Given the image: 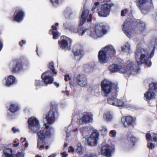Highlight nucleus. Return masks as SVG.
<instances>
[{
    "instance_id": "obj_60",
    "label": "nucleus",
    "mask_w": 157,
    "mask_h": 157,
    "mask_svg": "<svg viewBox=\"0 0 157 157\" xmlns=\"http://www.w3.org/2000/svg\"><path fill=\"white\" fill-rule=\"evenodd\" d=\"M56 155L55 154H53L49 156L48 157H56Z\"/></svg>"
},
{
    "instance_id": "obj_26",
    "label": "nucleus",
    "mask_w": 157,
    "mask_h": 157,
    "mask_svg": "<svg viewBox=\"0 0 157 157\" xmlns=\"http://www.w3.org/2000/svg\"><path fill=\"white\" fill-rule=\"evenodd\" d=\"M91 128L88 126L83 127L80 128V132L82 136L86 138L87 136L91 132Z\"/></svg>"
},
{
    "instance_id": "obj_37",
    "label": "nucleus",
    "mask_w": 157,
    "mask_h": 157,
    "mask_svg": "<svg viewBox=\"0 0 157 157\" xmlns=\"http://www.w3.org/2000/svg\"><path fill=\"white\" fill-rule=\"evenodd\" d=\"M100 2H94L92 5L91 11L93 12H96L98 13V9L100 7Z\"/></svg>"
},
{
    "instance_id": "obj_22",
    "label": "nucleus",
    "mask_w": 157,
    "mask_h": 157,
    "mask_svg": "<svg viewBox=\"0 0 157 157\" xmlns=\"http://www.w3.org/2000/svg\"><path fill=\"white\" fill-rule=\"evenodd\" d=\"M64 130L66 132V138H69L70 136L69 135L71 133H74L75 134H77L79 132L78 128L73 127L71 125H70L67 127H65Z\"/></svg>"
},
{
    "instance_id": "obj_48",
    "label": "nucleus",
    "mask_w": 157,
    "mask_h": 157,
    "mask_svg": "<svg viewBox=\"0 0 157 157\" xmlns=\"http://www.w3.org/2000/svg\"><path fill=\"white\" fill-rule=\"evenodd\" d=\"M152 141L157 142V134L153 133L152 136Z\"/></svg>"
},
{
    "instance_id": "obj_23",
    "label": "nucleus",
    "mask_w": 157,
    "mask_h": 157,
    "mask_svg": "<svg viewBox=\"0 0 157 157\" xmlns=\"http://www.w3.org/2000/svg\"><path fill=\"white\" fill-rule=\"evenodd\" d=\"M3 82H5L4 85L6 86L9 87L17 82V80L15 77L13 75H10L7 78H5L3 80Z\"/></svg>"
},
{
    "instance_id": "obj_3",
    "label": "nucleus",
    "mask_w": 157,
    "mask_h": 157,
    "mask_svg": "<svg viewBox=\"0 0 157 157\" xmlns=\"http://www.w3.org/2000/svg\"><path fill=\"white\" fill-rule=\"evenodd\" d=\"M44 127H42L37 133L38 137L37 146L40 150L44 148V140L50 138L54 133V129L52 127L44 124Z\"/></svg>"
},
{
    "instance_id": "obj_20",
    "label": "nucleus",
    "mask_w": 157,
    "mask_h": 157,
    "mask_svg": "<svg viewBox=\"0 0 157 157\" xmlns=\"http://www.w3.org/2000/svg\"><path fill=\"white\" fill-rule=\"evenodd\" d=\"M99 134L98 132H93L88 139L89 144L91 146H94L97 144Z\"/></svg>"
},
{
    "instance_id": "obj_47",
    "label": "nucleus",
    "mask_w": 157,
    "mask_h": 157,
    "mask_svg": "<svg viewBox=\"0 0 157 157\" xmlns=\"http://www.w3.org/2000/svg\"><path fill=\"white\" fill-rule=\"evenodd\" d=\"M71 9L69 8H67L64 11V13L65 15H67L68 14H69V15L71 14Z\"/></svg>"
},
{
    "instance_id": "obj_24",
    "label": "nucleus",
    "mask_w": 157,
    "mask_h": 157,
    "mask_svg": "<svg viewBox=\"0 0 157 157\" xmlns=\"http://www.w3.org/2000/svg\"><path fill=\"white\" fill-rule=\"evenodd\" d=\"M111 147L108 145H105L101 148V154L106 157H110L112 152Z\"/></svg>"
},
{
    "instance_id": "obj_29",
    "label": "nucleus",
    "mask_w": 157,
    "mask_h": 157,
    "mask_svg": "<svg viewBox=\"0 0 157 157\" xmlns=\"http://www.w3.org/2000/svg\"><path fill=\"white\" fill-rule=\"evenodd\" d=\"M121 49L123 52L129 54L131 52V45L129 43L126 42L121 47Z\"/></svg>"
},
{
    "instance_id": "obj_33",
    "label": "nucleus",
    "mask_w": 157,
    "mask_h": 157,
    "mask_svg": "<svg viewBox=\"0 0 157 157\" xmlns=\"http://www.w3.org/2000/svg\"><path fill=\"white\" fill-rule=\"evenodd\" d=\"M19 108L18 105L17 104L11 103L10 104L9 108L10 111L12 113H14L18 111Z\"/></svg>"
},
{
    "instance_id": "obj_49",
    "label": "nucleus",
    "mask_w": 157,
    "mask_h": 157,
    "mask_svg": "<svg viewBox=\"0 0 157 157\" xmlns=\"http://www.w3.org/2000/svg\"><path fill=\"white\" fill-rule=\"evenodd\" d=\"M25 155L24 152H18L16 155V157H24Z\"/></svg>"
},
{
    "instance_id": "obj_63",
    "label": "nucleus",
    "mask_w": 157,
    "mask_h": 157,
    "mask_svg": "<svg viewBox=\"0 0 157 157\" xmlns=\"http://www.w3.org/2000/svg\"><path fill=\"white\" fill-rule=\"evenodd\" d=\"M68 145V144L67 143H65L64 144V147H67Z\"/></svg>"
},
{
    "instance_id": "obj_36",
    "label": "nucleus",
    "mask_w": 157,
    "mask_h": 157,
    "mask_svg": "<svg viewBox=\"0 0 157 157\" xmlns=\"http://www.w3.org/2000/svg\"><path fill=\"white\" fill-rule=\"evenodd\" d=\"M128 141L130 143L132 146L135 145V143L137 141V139L133 136H128L127 138Z\"/></svg>"
},
{
    "instance_id": "obj_12",
    "label": "nucleus",
    "mask_w": 157,
    "mask_h": 157,
    "mask_svg": "<svg viewBox=\"0 0 157 157\" xmlns=\"http://www.w3.org/2000/svg\"><path fill=\"white\" fill-rule=\"evenodd\" d=\"M58 116V113L57 109L55 108L51 109L48 114L46 115V119L49 124H53Z\"/></svg>"
},
{
    "instance_id": "obj_11",
    "label": "nucleus",
    "mask_w": 157,
    "mask_h": 157,
    "mask_svg": "<svg viewBox=\"0 0 157 157\" xmlns=\"http://www.w3.org/2000/svg\"><path fill=\"white\" fill-rule=\"evenodd\" d=\"M29 63L25 60L23 63L21 62H17L12 69V71L15 73H20L26 70L29 66Z\"/></svg>"
},
{
    "instance_id": "obj_41",
    "label": "nucleus",
    "mask_w": 157,
    "mask_h": 157,
    "mask_svg": "<svg viewBox=\"0 0 157 157\" xmlns=\"http://www.w3.org/2000/svg\"><path fill=\"white\" fill-rule=\"evenodd\" d=\"M50 2L53 6L56 7L62 3V0H50Z\"/></svg>"
},
{
    "instance_id": "obj_9",
    "label": "nucleus",
    "mask_w": 157,
    "mask_h": 157,
    "mask_svg": "<svg viewBox=\"0 0 157 157\" xmlns=\"http://www.w3.org/2000/svg\"><path fill=\"white\" fill-rule=\"evenodd\" d=\"M112 5L105 3L100 6L98 9V13L100 17H106L109 15L110 9Z\"/></svg>"
},
{
    "instance_id": "obj_53",
    "label": "nucleus",
    "mask_w": 157,
    "mask_h": 157,
    "mask_svg": "<svg viewBox=\"0 0 157 157\" xmlns=\"http://www.w3.org/2000/svg\"><path fill=\"white\" fill-rule=\"evenodd\" d=\"M26 43V41L23 40H22L21 41L19 42V44L21 47H23V45L25 44Z\"/></svg>"
},
{
    "instance_id": "obj_43",
    "label": "nucleus",
    "mask_w": 157,
    "mask_h": 157,
    "mask_svg": "<svg viewBox=\"0 0 157 157\" xmlns=\"http://www.w3.org/2000/svg\"><path fill=\"white\" fill-rule=\"evenodd\" d=\"M35 86L37 87L43 86H44V84L42 81L40 80H36Z\"/></svg>"
},
{
    "instance_id": "obj_54",
    "label": "nucleus",
    "mask_w": 157,
    "mask_h": 157,
    "mask_svg": "<svg viewBox=\"0 0 157 157\" xmlns=\"http://www.w3.org/2000/svg\"><path fill=\"white\" fill-rule=\"evenodd\" d=\"M64 79L65 81H67L70 79V76L68 74H66L65 76V78Z\"/></svg>"
},
{
    "instance_id": "obj_5",
    "label": "nucleus",
    "mask_w": 157,
    "mask_h": 157,
    "mask_svg": "<svg viewBox=\"0 0 157 157\" xmlns=\"http://www.w3.org/2000/svg\"><path fill=\"white\" fill-rule=\"evenodd\" d=\"M106 26L102 25L96 24L90 26L87 32L90 37L94 39L101 37L107 32Z\"/></svg>"
},
{
    "instance_id": "obj_39",
    "label": "nucleus",
    "mask_w": 157,
    "mask_h": 157,
    "mask_svg": "<svg viewBox=\"0 0 157 157\" xmlns=\"http://www.w3.org/2000/svg\"><path fill=\"white\" fill-rule=\"evenodd\" d=\"M48 67L51 70L52 72L54 75H56L57 74V71H55V67L54 65V63L53 62H49L48 64Z\"/></svg>"
},
{
    "instance_id": "obj_13",
    "label": "nucleus",
    "mask_w": 157,
    "mask_h": 157,
    "mask_svg": "<svg viewBox=\"0 0 157 157\" xmlns=\"http://www.w3.org/2000/svg\"><path fill=\"white\" fill-rule=\"evenodd\" d=\"M59 47L63 49H69L72 44V40L68 37L62 36L58 41Z\"/></svg>"
},
{
    "instance_id": "obj_46",
    "label": "nucleus",
    "mask_w": 157,
    "mask_h": 157,
    "mask_svg": "<svg viewBox=\"0 0 157 157\" xmlns=\"http://www.w3.org/2000/svg\"><path fill=\"white\" fill-rule=\"evenodd\" d=\"M146 140L148 141H152V136L149 133H147L146 135Z\"/></svg>"
},
{
    "instance_id": "obj_61",
    "label": "nucleus",
    "mask_w": 157,
    "mask_h": 157,
    "mask_svg": "<svg viewBox=\"0 0 157 157\" xmlns=\"http://www.w3.org/2000/svg\"><path fill=\"white\" fill-rule=\"evenodd\" d=\"M28 142H26V143L25 144V147L27 148L28 146Z\"/></svg>"
},
{
    "instance_id": "obj_59",
    "label": "nucleus",
    "mask_w": 157,
    "mask_h": 157,
    "mask_svg": "<svg viewBox=\"0 0 157 157\" xmlns=\"http://www.w3.org/2000/svg\"><path fill=\"white\" fill-rule=\"evenodd\" d=\"M54 85L56 86L57 87H58L59 86V83H57L56 82H54Z\"/></svg>"
},
{
    "instance_id": "obj_45",
    "label": "nucleus",
    "mask_w": 157,
    "mask_h": 157,
    "mask_svg": "<svg viewBox=\"0 0 157 157\" xmlns=\"http://www.w3.org/2000/svg\"><path fill=\"white\" fill-rule=\"evenodd\" d=\"M128 10L127 9H124L121 10V15L122 16H125L126 14L128 12Z\"/></svg>"
},
{
    "instance_id": "obj_52",
    "label": "nucleus",
    "mask_w": 157,
    "mask_h": 157,
    "mask_svg": "<svg viewBox=\"0 0 157 157\" xmlns=\"http://www.w3.org/2000/svg\"><path fill=\"white\" fill-rule=\"evenodd\" d=\"M74 148L72 146H70L69 147L68 149V152L70 153L73 152L74 151Z\"/></svg>"
},
{
    "instance_id": "obj_28",
    "label": "nucleus",
    "mask_w": 157,
    "mask_h": 157,
    "mask_svg": "<svg viewBox=\"0 0 157 157\" xmlns=\"http://www.w3.org/2000/svg\"><path fill=\"white\" fill-rule=\"evenodd\" d=\"M103 118L105 121L110 122L113 119V116L110 112L107 111L104 113Z\"/></svg>"
},
{
    "instance_id": "obj_27",
    "label": "nucleus",
    "mask_w": 157,
    "mask_h": 157,
    "mask_svg": "<svg viewBox=\"0 0 157 157\" xmlns=\"http://www.w3.org/2000/svg\"><path fill=\"white\" fill-rule=\"evenodd\" d=\"M52 28L49 31V33L52 34L53 35V39H56L58 38L60 36V34L59 32L57 30V28L56 27L52 25Z\"/></svg>"
},
{
    "instance_id": "obj_17",
    "label": "nucleus",
    "mask_w": 157,
    "mask_h": 157,
    "mask_svg": "<svg viewBox=\"0 0 157 157\" xmlns=\"http://www.w3.org/2000/svg\"><path fill=\"white\" fill-rule=\"evenodd\" d=\"M51 74V71H47L43 73L41 75L42 79L46 86L52 83L54 81L53 76Z\"/></svg>"
},
{
    "instance_id": "obj_56",
    "label": "nucleus",
    "mask_w": 157,
    "mask_h": 157,
    "mask_svg": "<svg viewBox=\"0 0 157 157\" xmlns=\"http://www.w3.org/2000/svg\"><path fill=\"white\" fill-rule=\"evenodd\" d=\"M83 157H96V156L92 154H89L85 155Z\"/></svg>"
},
{
    "instance_id": "obj_8",
    "label": "nucleus",
    "mask_w": 157,
    "mask_h": 157,
    "mask_svg": "<svg viewBox=\"0 0 157 157\" xmlns=\"http://www.w3.org/2000/svg\"><path fill=\"white\" fill-rule=\"evenodd\" d=\"M136 19L132 17V20L130 21L129 18L126 19L123 25V29L125 34L128 37H131L134 35V33L132 32L131 29V24L134 23L136 21Z\"/></svg>"
},
{
    "instance_id": "obj_57",
    "label": "nucleus",
    "mask_w": 157,
    "mask_h": 157,
    "mask_svg": "<svg viewBox=\"0 0 157 157\" xmlns=\"http://www.w3.org/2000/svg\"><path fill=\"white\" fill-rule=\"evenodd\" d=\"M61 92L62 93H64V94H66L67 96H68L69 95V92L68 91H64V90H62V91H61Z\"/></svg>"
},
{
    "instance_id": "obj_34",
    "label": "nucleus",
    "mask_w": 157,
    "mask_h": 157,
    "mask_svg": "<svg viewBox=\"0 0 157 157\" xmlns=\"http://www.w3.org/2000/svg\"><path fill=\"white\" fill-rule=\"evenodd\" d=\"M136 21V27L139 29L141 31H143L145 27V24L143 22H141L139 20Z\"/></svg>"
},
{
    "instance_id": "obj_10",
    "label": "nucleus",
    "mask_w": 157,
    "mask_h": 157,
    "mask_svg": "<svg viewBox=\"0 0 157 157\" xmlns=\"http://www.w3.org/2000/svg\"><path fill=\"white\" fill-rule=\"evenodd\" d=\"M149 90L144 94V98L147 100L155 98L157 91V83L152 82L149 85Z\"/></svg>"
},
{
    "instance_id": "obj_18",
    "label": "nucleus",
    "mask_w": 157,
    "mask_h": 157,
    "mask_svg": "<svg viewBox=\"0 0 157 157\" xmlns=\"http://www.w3.org/2000/svg\"><path fill=\"white\" fill-rule=\"evenodd\" d=\"M93 115L90 113H84L79 121L80 124H86L91 122L93 121Z\"/></svg>"
},
{
    "instance_id": "obj_16",
    "label": "nucleus",
    "mask_w": 157,
    "mask_h": 157,
    "mask_svg": "<svg viewBox=\"0 0 157 157\" xmlns=\"http://www.w3.org/2000/svg\"><path fill=\"white\" fill-rule=\"evenodd\" d=\"M78 85L82 87H86L88 86V80L86 76L83 74H79L76 78Z\"/></svg>"
},
{
    "instance_id": "obj_42",
    "label": "nucleus",
    "mask_w": 157,
    "mask_h": 157,
    "mask_svg": "<svg viewBox=\"0 0 157 157\" xmlns=\"http://www.w3.org/2000/svg\"><path fill=\"white\" fill-rule=\"evenodd\" d=\"M94 66V63H87L84 64L83 67L85 70H88L90 69H92Z\"/></svg>"
},
{
    "instance_id": "obj_15",
    "label": "nucleus",
    "mask_w": 157,
    "mask_h": 157,
    "mask_svg": "<svg viewBox=\"0 0 157 157\" xmlns=\"http://www.w3.org/2000/svg\"><path fill=\"white\" fill-rule=\"evenodd\" d=\"M89 11L88 10H85L82 13L81 18L80 19L78 25L82 26L86 21L90 22L91 21L92 17L91 14H89Z\"/></svg>"
},
{
    "instance_id": "obj_62",
    "label": "nucleus",
    "mask_w": 157,
    "mask_h": 157,
    "mask_svg": "<svg viewBox=\"0 0 157 157\" xmlns=\"http://www.w3.org/2000/svg\"><path fill=\"white\" fill-rule=\"evenodd\" d=\"M19 145V143H17V144H13V146L15 147H17Z\"/></svg>"
},
{
    "instance_id": "obj_51",
    "label": "nucleus",
    "mask_w": 157,
    "mask_h": 157,
    "mask_svg": "<svg viewBox=\"0 0 157 157\" xmlns=\"http://www.w3.org/2000/svg\"><path fill=\"white\" fill-rule=\"evenodd\" d=\"M12 130L14 133H16L20 132V129L18 128H16L15 127H13L12 128Z\"/></svg>"
},
{
    "instance_id": "obj_44",
    "label": "nucleus",
    "mask_w": 157,
    "mask_h": 157,
    "mask_svg": "<svg viewBox=\"0 0 157 157\" xmlns=\"http://www.w3.org/2000/svg\"><path fill=\"white\" fill-rule=\"evenodd\" d=\"M117 135V132L115 130H111L109 132V136L112 137H115Z\"/></svg>"
},
{
    "instance_id": "obj_50",
    "label": "nucleus",
    "mask_w": 157,
    "mask_h": 157,
    "mask_svg": "<svg viewBox=\"0 0 157 157\" xmlns=\"http://www.w3.org/2000/svg\"><path fill=\"white\" fill-rule=\"evenodd\" d=\"M147 146L149 148L151 149H153L154 147V145L152 143H148L147 144Z\"/></svg>"
},
{
    "instance_id": "obj_31",
    "label": "nucleus",
    "mask_w": 157,
    "mask_h": 157,
    "mask_svg": "<svg viewBox=\"0 0 157 157\" xmlns=\"http://www.w3.org/2000/svg\"><path fill=\"white\" fill-rule=\"evenodd\" d=\"M12 150L10 148H5L3 150L4 157H14Z\"/></svg>"
},
{
    "instance_id": "obj_19",
    "label": "nucleus",
    "mask_w": 157,
    "mask_h": 157,
    "mask_svg": "<svg viewBox=\"0 0 157 157\" xmlns=\"http://www.w3.org/2000/svg\"><path fill=\"white\" fill-rule=\"evenodd\" d=\"M63 27L65 29H67L72 33H77V27L75 24L69 21H65L63 25Z\"/></svg>"
},
{
    "instance_id": "obj_4",
    "label": "nucleus",
    "mask_w": 157,
    "mask_h": 157,
    "mask_svg": "<svg viewBox=\"0 0 157 157\" xmlns=\"http://www.w3.org/2000/svg\"><path fill=\"white\" fill-rule=\"evenodd\" d=\"M116 53L114 47L111 44L101 48L99 51L98 54L99 61L101 63H106Z\"/></svg>"
},
{
    "instance_id": "obj_21",
    "label": "nucleus",
    "mask_w": 157,
    "mask_h": 157,
    "mask_svg": "<svg viewBox=\"0 0 157 157\" xmlns=\"http://www.w3.org/2000/svg\"><path fill=\"white\" fill-rule=\"evenodd\" d=\"M25 15V13L23 11L17 10L14 13L13 20L18 22H20L23 20Z\"/></svg>"
},
{
    "instance_id": "obj_1",
    "label": "nucleus",
    "mask_w": 157,
    "mask_h": 157,
    "mask_svg": "<svg viewBox=\"0 0 157 157\" xmlns=\"http://www.w3.org/2000/svg\"><path fill=\"white\" fill-rule=\"evenodd\" d=\"M149 44L153 47L150 56L148 51L146 49L137 48L135 52L136 63L135 62H127L128 64L127 68L131 69L133 75L138 73V71L140 69L139 66L141 64H144L147 67L151 66V62L149 59L153 56L155 49L157 48V38L156 37L152 38Z\"/></svg>"
},
{
    "instance_id": "obj_6",
    "label": "nucleus",
    "mask_w": 157,
    "mask_h": 157,
    "mask_svg": "<svg viewBox=\"0 0 157 157\" xmlns=\"http://www.w3.org/2000/svg\"><path fill=\"white\" fill-rule=\"evenodd\" d=\"M127 67L123 64L119 63L117 64H113L109 66V68L110 72H119L120 73L123 74L126 73L128 75L132 74L131 69L129 68L128 69V64Z\"/></svg>"
},
{
    "instance_id": "obj_64",
    "label": "nucleus",
    "mask_w": 157,
    "mask_h": 157,
    "mask_svg": "<svg viewBox=\"0 0 157 157\" xmlns=\"http://www.w3.org/2000/svg\"><path fill=\"white\" fill-rule=\"evenodd\" d=\"M59 25V23H56V24H55V27H56V26H58V25Z\"/></svg>"
},
{
    "instance_id": "obj_58",
    "label": "nucleus",
    "mask_w": 157,
    "mask_h": 157,
    "mask_svg": "<svg viewBox=\"0 0 157 157\" xmlns=\"http://www.w3.org/2000/svg\"><path fill=\"white\" fill-rule=\"evenodd\" d=\"M3 47L2 43L0 41V51L1 50Z\"/></svg>"
},
{
    "instance_id": "obj_25",
    "label": "nucleus",
    "mask_w": 157,
    "mask_h": 157,
    "mask_svg": "<svg viewBox=\"0 0 157 157\" xmlns=\"http://www.w3.org/2000/svg\"><path fill=\"white\" fill-rule=\"evenodd\" d=\"M134 118L131 116L124 117L121 118V121L123 125L125 127L131 125L134 121Z\"/></svg>"
},
{
    "instance_id": "obj_2",
    "label": "nucleus",
    "mask_w": 157,
    "mask_h": 157,
    "mask_svg": "<svg viewBox=\"0 0 157 157\" xmlns=\"http://www.w3.org/2000/svg\"><path fill=\"white\" fill-rule=\"evenodd\" d=\"M101 90L102 94L105 96H111L108 99V103L117 107H124L125 103L122 99H117L115 98L118 91V87L117 85L111 81L105 79L101 83Z\"/></svg>"
},
{
    "instance_id": "obj_38",
    "label": "nucleus",
    "mask_w": 157,
    "mask_h": 157,
    "mask_svg": "<svg viewBox=\"0 0 157 157\" xmlns=\"http://www.w3.org/2000/svg\"><path fill=\"white\" fill-rule=\"evenodd\" d=\"M77 27V33H78L79 35L80 36H83L85 33L87 31H88V29L85 27H82L78 29Z\"/></svg>"
},
{
    "instance_id": "obj_55",
    "label": "nucleus",
    "mask_w": 157,
    "mask_h": 157,
    "mask_svg": "<svg viewBox=\"0 0 157 157\" xmlns=\"http://www.w3.org/2000/svg\"><path fill=\"white\" fill-rule=\"evenodd\" d=\"M62 157H67V154L65 151H64L61 153Z\"/></svg>"
},
{
    "instance_id": "obj_35",
    "label": "nucleus",
    "mask_w": 157,
    "mask_h": 157,
    "mask_svg": "<svg viewBox=\"0 0 157 157\" xmlns=\"http://www.w3.org/2000/svg\"><path fill=\"white\" fill-rule=\"evenodd\" d=\"M84 148L81 144L78 143L77 144V148L75 150L76 152L80 154H82L84 152Z\"/></svg>"
},
{
    "instance_id": "obj_7",
    "label": "nucleus",
    "mask_w": 157,
    "mask_h": 157,
    "mask_svg": "<svg viewBox=\"0 0 157 157\" xmlns=\"http://www.w3.org/2000/svg\"><path fill=\"white\" fill-rule=\"evenodd\" d=\"M141 12L146 14L150 10L153 8L152 0H136Z\"/></svg>"
},
{
    "instance_id": "obj_40",
    "label": "nucleus",
    "mask_w": 157,
    "mask_h": 157,
    "mask_svg": "<svg viewBox=\"0 0 157 157\" xmlns=\"http://www.w3.org/2000/svg\"><path fill=\"white\" fill-rule=\"evenodd\" d=\"M100 131L102 135H105L108 132V130L106 126L102 125L100 128Z\"/></svg>"
},
{
    "instance_id": "obj_32",
    "label": "nucleus",
    "mask_w": 157,
    "mask_h": 157,
    "mask_svg": "<svg viewBox=\"0 0 157 157\" xmlns=\"http://www.w3.org/2000/svg\"><path fill=\"white\" fill-rule=\"evenodd\" d=\"M29 126H32L39 124V121L36 117H32L28 120Z\"/></svg>"
},
{
    "instance_id": "obj_14",
    "label": "nucleus",
    "mask_w": 157,
    "mask_h": 157,
    "mask_svg": "<svg viewBox=\"0 0 157 157\" xmlns=\"http://www.w3.org/2000/svg\"><path fill=\"white\" fill-rule=\"evenodd\" d=\"M73 50L75 59L76 60H80L84 53L82 47L79 45H75L74 46Z\"/></svg>"
},
{
    "instance_id": "obj_30",
    "label": "nucleus",
    "mask_w": 157,
    "mask_h": 157,
    "mask_svg": "<svg viewBox=\"0 0 157 157\" xmlns=\"http://www.w3.org/2000/svg\"><path fill=\"white\" fill-rule=\"evenodd\" d=\"M40 127V124L32 126H29V132L32 133H36L38 131Z\"/></svg>"
}]
</instances>
